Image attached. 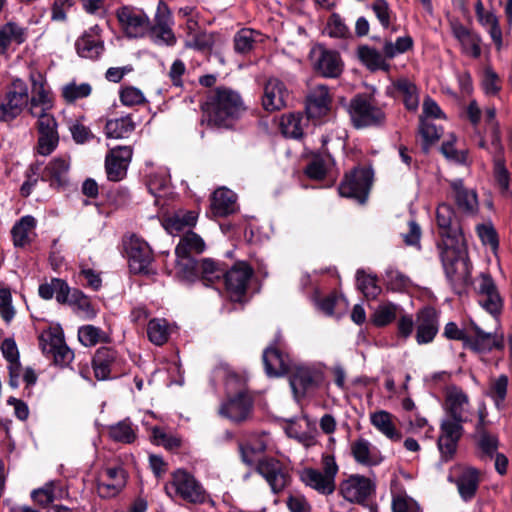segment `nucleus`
I'll use <instances>...</instances> for the list:
<instances>
[{
  "mask_svg": "<svg viewBox=\"0 0 512 512\" xmlns=\"http://www.w3.org/2000/svg\"><path fill=\"white\" fill-rule=\"evenodd\" d=\"M30 79L32 82V96H29V113L37 114L38 112L51 111L53 108V97L49 89L46 88L42 76L32 74Z\"/></svg>",
  "mask_w": 512,
  "mask_h": 512,
  "instance_id": "bb28decb",
  "label": "nucleus"
},
{
  "mask_svg": "<svg viewBox=\"0 0 512 512\" xmlns=\"http://www.w3.org/2000/svg\"><path fill=\"white\" fill-rule=\"evenodd\" d=\"M198 214L194 211L179 210L171 215H168L163 220L165 230L175 236L179 233L190 230L197 222Z\"/></svg>",
  "mask_w": 512,
  "mask_h": 512,
  "instance_id": "7c9ffc66",
  "label": "nucleus"
},
{
  "mask_svg": "<svg viewBox=\"0 0 512 512\" xmlns=\"http://www.w3.org/2000/svg\"><path fill=\"white\" fill-rule=\"evenodd\" d=\"M370 420L372 425L387 438L394 441L400 440L401 434L395 428L392 415L389 412L385 410L376 411L371 414Z\"/></svg>",
  "mask_w": 512,
  "mask_h": 512,
  "instance_id": "a19ab883",
  "label": "nucleus"
},
{
  "mask_svg": "<svg viewBox=\"0 0 512 512\" xmlns=\"http://www.w3.org/2000/svg\"><path fill=\"white\" fill-rule=\"evenodd\" d=\"M172 13L164 1L157 4L153 25L150 24L149 35L151 40L158 45L171 46L176 42L172 31Z\"/></svg>",
  "mask_w": 512,
  "mask_h": 512,
  "instance_id": "9d476101",
  "label": "nucleus"
},
{
  "mask_svg": "<svg viewBox=\"0 0 512 512\" xmlns=\"http://www.w3.org/2000/svg\"><path fill=\"white\" fill-rule=\"evenodd\" d=\"M393 512H419L418 504L406 494H397L392 501Z\"/></svg>",
  "mask_w": 512,
  "mask_h": 512,
  "instance_id": "774afa93",
  "label": "nucleus"
},
{
  "mask_svg": "<svg viewBox=\"0 0 512 512\" xmlns=\"http://www.w3.org/2000/svg\"><path fill=\"white\" fill-rule=\"evenodd\" d=\"M478 302L490 314L497 315L502 308V299L493 279L486 274L479 278L477 286Z\"/></svg>",
  "mask_w": 512,
  "mask_h": 512,
  "instance_id": "412c9836",
  "label": "nucleus"
},
{
  "mask_svg": "<svg viewBox=\"0 0 512 512\" xmlns=\"http://www.w3.org/2000/svg\"><path fill=\"white\" fill-rule=\"evenodd\" d=\"M351 121L357 128L380 124L385 119L381 108L377 107L364 95L354 97L349 105Z\"/></svg>",
  "mask_w": 512,
  "mask_h": 512,
  "instance_id": "1a4fd4ad",
  "label": "nucleus"
},
{
  "mask_svg": "<svg viewBox=\"0 0 512 512\" xmlns=\"http://www.w3.org/2000/svg\"><path fill=\"white\" fill-rule=\"evenodd\" d=\"M131 157L132 150L127 146L111 150L106 156L105 162L108 179L111 181L122 180L126 175Z\"/></svg>",
  "mask_w": 512,
  "mask_h": 512,
  "instance_id": "a878e982",
  "label": "nucleus"
},
{
  "mask_svg": "<svg viewBox=\"0 0 512 512\" xmlns=\"http://www.w3.org/2000/svg\"><path fill=\"white\" fill-rule=\"evenodd\" d=\"M288 373L291 389L297 399L303 397L310 388L317 386L322 379L318 370L305 365H292Z\"/></svg>",
  "mask_w": 512,
  "mask_h": 512,
  "instance_id": "f3484780",
  "label": "nucleus"
},
{
  "mask_svg": "<svg viewBox=\"0 0 512 512\" xmlns=\"http://www.w3.org/2000/svg\"><path fill=\"white\" fill-rule=\"evenodd\" d=\"M36 221L32 216H24L12 228L15 246H24L29 242V234L35 227Z\"/></svg>",
  "mask_w": 512,
  "mask_h": 512,
  "instance_id": "603ef678",
  "label": "nucleus"
},
{
  "mask_svg": "<svg viewBox=\"0 0 512 512\" xmlns=\"http://www.w3.org/2000/svg\"><path fill=\"white\" fill-rule=\"evenodd\" d=\"M358 56L360 60L370 69V70H388L389 64L386 63L385 57L376 49L362 46L358 49Z\"/></svg>",
  "mask_w": 512,
  "mask_h": 512,
  "instance_id": "8fccbe9b",
  "label": "nucleus"
},
{
  "mask_svg": "<svg viewBox=\"0 0 512 512\" xmlns=\"http://www.w3.org/2000/svg\"><path fill=\"white\" fill-rule=\"evenodd\" d=\"M452 197L458 208L467 214H474L478 210V200L475 191L464 187L462 180L451 182Z\"/></svg>",
  "mask_w": 512,
  "mask_h": 512,
  "instance_id": "473e14b6",
  "label": "nucleus"
},
{
  "mask_svg": "<svg viewBox=\"0 0 512 512\" xmlns=\"http://www.w3.org/2000/svg\"><path fill=\"white\" fill-rule=\"evenodd\" d=\"M91 92L92 87L88 83L77 84L76 82H70L62 87V97L67 103H73L79 99L86 98Z\"/></svg>",
  "mask_w": 512,
  "mask_h": 512,
  "instance_id": "6e6d98bb",
  "label": "nucleus"
},
{
  "mask_svg": "<svg viewBox=\"0 0 512 512\" xmlns=\"http://www.w3.org/2000/svg\"><path fill=\"white\" fill-rule=\"evenodd\" d=\"M29 102L28 85L22 79H14L0 100V122L9 123L21 115Z\"/></svg>",
  "mask_w": 512,
  "mask_h": 512,
  "instance_id": "423d86ee",
  "label": "nucleus"
},
{
  "mask_svg": "<svg viewBox=\"0 0 512 512\" xmlns=\"http://www.w3.org/2000/svg\"><path fill=\"white\" fill-rule=\"evenodd\" d=\"M439 331V315L432 307H425L416 314L415 339L419 345L431 343Z\"/></svg>",
  "mask_w": 512,
  "mask_h": 512,
  "instance_id": "a211bd4d",
  "label": "nucleus"
},
{
  "mask_svg": "<svg viewBox=\"0 0 512 512\" xmlns=\"http://www.w3.org/2000/svg\"><path fill=\"white\" fill-rule=\"evenodd\" d=\"M243 110L240 96L228 88L212 91L204 107L208 122L217 127H230Z\"/></svg>",
  "mask_w": 512,
  "mask_h": 512,
  "instance_id": "7ed1b4c3",
  "label": "nucleus"
},
{
  "mask_svg": "<svg viewBox=\"0 0 512 512\" xmlns=\"http://www.w3.org/2000/svg\"><path fill=\"white\" fill-rule=\"evenodd\" d=\"M171 328L166 319L153 318L147 325L148 339L155 345L161 346L165 344L170 336Z\"/></svg>",
  "mask_w": 512,
  "mask_h": 512,
  "instance_id": "a18cd8bd",
  "label": "nucleus"
},
{
  "mask_svg": "<svg viewBox=\"0 0 512 512\" xmlns=\"http://www.w3.org/2000/svg\"><path fill=\"white\" fill-rule=\"evenodd\" d=\"M39 345L42 352L52 357L57 365L67 366L74 358V353L66 345L63 331L58 326L44 330L39 336Z\"/></svg>",
  "mask_w": 512,
  "mask_h": 512,
  "instance_id": "0eeeda50",
  "label": "nucleus"
},
{
  "mask_svg": "<svg viewBox=\"0 0 512 512\" xmlns=\"http://www.w3.org/2000/svg\"><path fill=\"white\" fill-rule=\"evenodd\" d=\"M332 98L325 85L315 86L309 93L306 103L308 118L320 120L327 116L331 109Z\"/></svg>",
  "mask_w": 512,
  "mask_h": 512,
  "instance_id": "4be33fe9",
  "label": "nucleus"
},
{
  "mask_svg": "<svg viewBox=\"0 0 512 512\" xmlns=\"http://www.w3.org/2000/svg\"><path fill=\"white\" fill-rule=\"evenodd\" d=\"M117 353L110 347H100L93 357V369L95 377L99 380L109 378L113 366L116 363Z\"/></svg>",
  "mask_w": 512,
  "mask_h": 512,
  "instance_id": "f704fd0d",
  "label": "nucleus"
},
{
  "mask_svg": "<svg viewBox=\"0 0 512 512\" xmlns=\"http://www.w3.org/2000/svg\"><path fill=\"white\" fill-rule=\"evenodd\" d=\"M135 129V123L130 116L108 120L105 134L108 138L120 139L128 137Z\"/></svg>",
  "mask_w": 512,
  "mask_h": 512,
  "instance_id": "37998d69",
  "label": "nucleus"
},
{
  "mask_svg": "<svg viewBox=\"0 0 512 512\" xmlns=\"http://www.w3.org/2000/svg\"><path fill=\"white\" fill-rule=\"evenodd\" d=\"M398 306L392 303L379 305L373 315V322L377 326H386L397 316Z\"/></svg>",
  "mask_w": 512,
  "mask_h": 512,
  "instance_id": "052dcab7",
  "label": "nucleus"
},
{
  "mask_svg": "<svg viewBox=\"0 0 512 512\" xmlns=\"http://www.w3.org/2000/svg\"><path fill=\"white\" fill-rule=\"evenodd\" d=\"M69 169V157H56L45 167L42 174V180L49 182L50 186L53 188H64L69 183Z\"/></svg>",
  "mask_w": 512,
  "mask_h": 512,
  "instance_id": "cd10ccee",
  "label": "nucleus"
},
{
  "mask_svg": "<svg viewBox=\"0 0 512 512\" xmlns=\"http://www.w3.org/2000/svg\"><path fill=\"white\" fill-rule=\"evenodd\" d=\"M386 284L393 291H402L407 289L411 282L410 279L394 268H388L385 273Z\"/></svg>",
  "mask_w": 512,
  "mask_h": 512,
  "instance_id": "e2e57ef3",
  "label": "nucleus"
},
{
  "mask_svg": "<svg viewBox=\"0 0 512 512\" xmlns=\"http://www.w3.org/2000/svg\"><path fill=\"white\" fill-rule=\"evenodd\" d=\"M16 310L12 304V295L9 289H0V316L6 322L10 323L15 317Z\"/></svg>",
  "mask_w": 512,
  "mask_h": 512,
  "instance_id": "338daca9",
  "label": "nucleus"
},
{
  "mask_svg": "<svg viewBox=\"0 0 512 512\" xmlns=\"http://www.w3.org/2000/svg\"><path fill=\"white\" fill-rule=\"evenodd\" d=\"M200 269L203 281H207L209 283L220 280L223 277L225 271L224 267L220 266L218 263L211 259H203Z\"/></svg>",
  "mask_w": 512,
  "mask_h": 512,
  "instance_id": "0e129e2a",
  "label": "nucleus"
},
{
  "mask_svg": "<svg viewBox=\"0 0 512 512\" xmlns=\"http://www.w3.org/2000/svg\"><path fill=\"white\" fill-rule=\"evenodd\" d=\"M263 363L268 376H282L292 367L289 357L275 347L265 349Z\"/></svg>",
  "mask_w": 512,
  "mask_h": 512,
  "instance_id": "c756f323",
  "label": "nucleus"
},
{
  "mask_svg": "<svg viewBox=\"0 0 512 512\" xmlns=\"http://www.w3.org/2000/svg\"><path fill=\"white\" fill-rule=\"evenodd\" d=\"M39 295L45 300L56 298L58 303H66L69 296V286L67 283L59 278H53L50 282L43 283L39 286Z\"/></svg>",
  "mask_w": 512,
  "mask_h": 512,
  "instance_id": "58836bf2",
  "label": "nucleus"
},
{
  "mask_svg": "<svg viewBox=\"0 0 512 512\" xmlns=\"http://www.w3.org/2000/svg\"><path fill=\"white\" fill-rule=\"evenodd\" d=\"M110 437L117 442L132 443L136 438L135 429L128 419L122 420L109 427Z\"/></svg>",
  "mask_w": 512,
  "mask_h": 512,
  "instance_id": "864d4df0",
  "label": "nucleus"
},
{
  "mask_svg": "<svg viewBox=\"0 0 512 512\" xmlns=\"http://www.w3.org/2000/svg\"><path fill=\"white\" fill-rule=\"evenodd\" d=\"M127 474L122 467H107L100 474L97 493L102 498H111L125 487Z\"/></svg>",
  "mask_w": 512,
  "mask_h": 512,
  "instance_id": "6ab92c4d",
  "label": "nucleus"
},
{
  "mask_svg": "<svg viewBox=\"0 0 512 512\" xmlns=\"http://www.w3.org/2000/svg\"><path fill=\"white\" fill-rule=\"evenodd\" d=\"M351 453L355 461L365 466H376L382 462L378 450L365 439H357L351 444Z\"/></svg>",
  "mask_w": 512,
  "mask_h": 512,
  "instance_id": "72a5a7b5",
  "label": "nucleus"
},
{
  "mask_svg": "<svg viewBox=\"0 0 512 512\" xmlns=\"http://www.w3.org/2000/svg\"><path fill=\"white\" fill-rule=\"evenodd\" d=\"M450 28L465 55L473 58H478L481 55V38L477 33L458 21H452Z\"/></svg>",
  "mask_w": 512,
  "mask_h": 512,
  "instance_id": "393cba45",
  "label": "nucleus"
},
{
  "mask_svg": "<svg viewBox=\"0 0 512 512\" xmlns=\"http://www.w3.org/2000/svg\"><path fill=\"white\" fill-rule=\"evenodd\" d=\"M211 208L216 216H227L236 210V195L233 191L220 188L212 196Z\"/></svg>",
  "mask_w": 512,
  "mask_h": 512,
  "instance_id": "e433bc0d",
  "label": "nucleus"
},
{
  "mask_svg": "<svg viewBox=\"0 0 512 512\" xmlns=\"http://www.w3.org/2000/svg\"><path fill=\"white\" fill-rule=\"evenodd\" d=\"M265 435H252L239 444L242 461L248 466L256 465L257 472L267 481L274 493L282 491L288 484L289 476L280 461L273 458L261 459L267 448Z\"/></svg>",
  "mask_w": 512,
  "mask_h": 512,
  "instance_id": "f03ea898",
  "label": "nucleus"
},
{
  "mask_svg": "<svg viewBox=\"0 0 512 512\" xmlns=\"http://www.w3.org/2000/svg\"><path fill=\"white\" fill-rule=\"evenodd\" d=\"M375 484L371 479L353 474L348 476L339 485V492L342 497L357 504H363L374 492Z\"/></svg>",
  "mask_w": 512,
  "mask_h": 512,
  "instance_id": "ddd939ff",
  "label": "nucleus"
},
{
  "mask_svg": "<svg viewBox=\"0 0 512 512\" xmlns=\"http://www.w3.org/2000/svg\"><path fill=\"white\" fill-rule=\"evenodd\" d=\"M458 492L464 501H470L479 486V476L475 469L468 468L462 472L456 481Z\"/></svg>",
  "mask_w": 512,
  "mask_h": 512,
  "instance_id": "ea45409f",
  "label": "nucleus"
},
{
  "mask_svg": "<svg viewBox=\"0 0 512 512\" xmlns=\"http://www.w3.org/2000/svg\"><path fill=\"white\" fill-rule=\"evenodd\" d=\"M252 275V268L245 262H237L230 270L224 271L226 289L232 300H240Z\"/></svg>",
  "mask_w": 512,
  "mask_h": 512,
  "instance_id": "dca6fc26",
  "label": "nucleus"
},
{
  "mask_svg": "<svg viewBox=\"0 0 512 512\" xmlns=\"http://www.w3.org/2000/svg\"><path fill=\"white\" fill-rule=\"evenodd\" d=\"M165 491L171 498L180 497L192 504L212 502L202 484L184 469H177L171 474V480L165 485Z\"/></svg>",
  "mask_w": 512,
  "mask_h": 512,
  "instance_id": "39448f33",
  "label": "nucleus"
},
{
  "mask_svg": "<svg viewBox=\"0 0 512 512\" xmlns=\"http://www.w3.org/2000/svg\"><path fill=\"white\" fill-rule=\"evenodd\" d=\"M79 341L84 346H95L98 343L109 342V336L102 329L93 325L81 326L78 330Z\"/></svg>",
  "mask_w": 512,
  "mask_h": 512,
  "instance_id": "3c124183",
  "label": "nucleus"
},
{
  "mask_svg": "<svg viewBox=\"0 0 512 512\" xmlns=\"http://www.w3.org/2000/svg\"><path fill=\"white\" fill-rule=\"evenodd\" d=\"M413 45V40L410 36H403L396 39L393 43L386 41L383 46V53L387 58H394L395 56L405 53Z\"/></svg>",
  "mask_w": 512,
  "mask_h": 512,
  "instance_id": "13d9d810",
  "label": "nucleus"
},
{
  "mask_svg": "<svg viewBox=\"0 0 512 512\" xmlns=\"http://www.w3.org/2000/svg\"><path fill=\"white\" fill-rule=\"evenodd\" d=\"M356 280L359 290L367 298L374 299L381 291L380 287L377 285L376 278L365 274L363 271H357Z\"/></svg>",
  "mask_w": 512,
  "mask_h": 512,
  "instance_id": "4d7b16f0",
  "label": "nucleus"
},
{
  "mask_svg": "<svg viewBox=\"0 0 512 512\" xmlns=\"http://www.w3.org/2000/svg\"><path fill=\"white\" fill-rule=\"evenodd\" d=\"M205 250L203 239L195 232L188 230L180 238L175 248V255H192L200 254Z\"/></svg>",
  "mask_w": 512,
  "mask_h": 512,
  "instance_id": "79ce46f5",
  "label": "nucleus"
},
{
  "mask_svg": "<svg viewBox=\"0 0 512 512\" xmlns=\"http://www.w3.org/2000/svg\"><path fill=\"white\" fill-rule=\"evenodd\" d=\"M436 221L442 237L441 246L465 242L461 226L450 205L443 203L438 206Z\"/></svg>",
  "mask_w": 512,
  "mask_h": 512,
  "instance_id": "f8f14e48",
  "label": "nucleus"
},
{
  "mask_svg": "<svg viewBox=\"0 0 512 512\" xmlns=\"http://www.w3.org/2000/svg\"><path fill=\"white\" fill-rule=\"evenodd\" d=\"M306 120L300 114H287L281 117L280 128L285 137L299 139L303 135Z\"/></svg>",
  "mask_w": 512,
  "mask_h": 512,
  "instance_id": "de8ad7c7",
  "label": "nucleus"
},
{
  "mask_svg": "<svg viewBox=\"0 0 512 512\" xmlns=\"http://www.w3.org/2000/svg\"><path fill=\"white\" fill-rule=\"evenodd\" d=\"M289 99V91L285 84L277 79L270 78L264 86L262 105L265 110L273 112L286 107Z\"/></svg>",
  "mask_w": 512,
  "mask_h": 512,
  "instance_id": "5701e85b",
  "label": "nucleus"
},
{
  "mask_svg": "<svg viewBox=\"0 0 512 512\" xmlns=\"http://www.w3.org/2000/svg\"><path fill=\"white\" fill-rule=\"evenodd\" d=\"M393 89L398 97H402L409 110H416L419 104V97L416 86L405 78L398 79L393 83Z\"/></svg>",
  "mask_w": 512,
  "mask_h": 512,
  "instance_id": "c03bdc74",
  "label": "nucleus"
},
{
  "mask_svg": "<svg viewBox=\"0 0 512 512\" xmlns=\"http://www.w3.org/2000/svg\"><path fill=\"white\" fill-rule=\"evenodd\" d=\"M301 481L322 495H331L336 489V481L322 471L306 467L300 472Z\"/></svg>",
  "mask_w": 512,
  "mask_h": 512,
  "instance_id": "c85d7f7f",
  "label": "nucleus"
},
{
  "mask_svg": "<svg viewBox=\"0 0 512 512\" xmlns=\"http://www.w3.org/2000/svg\"><path fill=\"white\" fill-rule=\"evenodd\" d=\"M63 495L64 490L60 483L56 481L46 483L43 487L34 490L31 494L33 500L41 506H47Z\"/></svg>",
  "mask_w": 512,
  "mask_h": 512,
  "instance_id": "49530a36",
  "label": "nucleus"
},
{
  "mask_svg": "<svg viewBox=\"0 0 512 512\" xmlns=\"http://www.w3.org/2000/svg\"><path fill=\"white\" fill-rule=\"evenodd\" d=\"M311 59L317 72L324 77L336 78L343 69V63L338 52L317 45L311 50Z\"/></svg>",
  "mask_w": 512,
  "mask_h": 512,
  "instance_id": "2eb2a0df",
  "label": "nucleus"
},
{
  "mask_svg": "<svg viewBox=\"0 0 512 512\" xmlns=\"http://www.w3.org/2000/svg\"><path fill=\"white\" fill-rule=\"evenodd\" d=\"M372 183V173L368 169L356 168L347 174L339 186L341 196L357 199L364 203Z\"/></svg>",
  "mask_w": 512,
  "mask_h": 512,
  "instance_id": "9b49d317",
  "label": "nucleus"
},
{
  "mask_svg": "<svg viewBox=\"0 0 512 512\" xmlns=\"http://www.w3.org/2000/svg\"><path fill=\"white\" fill-rule=\"evenodd\" d=\"M478 446L481 451L489 457H493L498 448V439L495 435L487 432L486 428L475 430Z\"/></svg>",
  "mask_w": 512,
  "mask_h": 512,
  "instance_id": "680f3d73",
  "label": "nucleus"
},
{
  "mask_svg": "<svg viewBox=\"0 0 512 512\" xmlns=\"http://www.w3.org/2000/svg\"><path fill=\"white\" fill-rule=\"evenodd\" d=\"M176 275L184 280L193 281L198 272V264L192 255H176Z\"/></svg>",
  "mask_w": 512,
  "mask_h": 512,
  "instance_id": "09e8293b",
  "label": "nucleus"
},
{
  "mask_svg": "<svg viewBox=\"0 0 512 512\" xmlns=\"http://www.w3.org/2000/svg\"><path fill=\"white\" fill-rule=\"evenodd\" d=\"M26 38L27 31L24 27L14 22H8L2 25L0 27V54H6L12 43L18 45L24 43Z\"/></svg>",
  "mask_w": 512,
  "mask_h": 512,
  "instance_id": "c9c22d12",
  "label": "nucleus"
},
{
  "mask_svg": "<svg viewBox=\"0 0 512 512\" xmlns=\"http://www.w3.org/2000/svg\"><path fill=\"white\" fill-rule=\"evenodd\" d=\"M260 38V33L252 29H241L234 37L235 50L238 53H248Z\"/></svg>",
  "mask_w": 512,
  "mask_h": 512,
  "instance_id": "5fc2aeb1",
  "label": "nucleus"
},
{
  "mask_svg": "<svg viewBox=\"0 0 512 512\" xmlns=\"http://www.w3.org/2000/svg\"><path fill=\"white\" fill-rule=\"evenodd\" d=\"M445 275L455 291L460 293L471 280V268L465 242L441 246Z\"/></svg>",
  "mask_w": 512,
  "mask_h": 512,
  "instance_id": "20e7f679",
  "label": "nucleus"
},
{
  "mask_svg": "<svg viewBox=\"0 0 512 512\" xmlns=\"http://www.w3.org/2000/svg\"><path fill=\"white\" fill-rule=\"evenodd\" d=\"M508 377L504 374L490 379L486 396L492 399L497 410H503L507 406Z\"/></svg>",
  "mask_w": 512,
  "mask_h": 512,
  "instance_id": "4c0bfd02",
  "label": "nucleus"
},
{
  "mask_svg": "<svg viewBox=\"0 0 512 512\" xmlns=\"http://www.w3.org/2000/svg\"><path fill=\"white\" fill-rule=\"evenodd\" d=\"M445 417L440 423L438 449L445 461L453 457L463 434V423L469 419V397L460 388L451 386L446 389L443 404Z\"/></svg>",
  "mask_w": 512,
  "mask_h": 512,
  "instance_id": "f257e3e1",
  "label": "nucleus"
},
{
  "mask_svg": "<svg viewBox=\"0 0 512 512\" xmlns=\"http://www.w3.org/2000/svg\"><path fill=\"white\" fill-rule=\"evenodd\" d=\"M128 264L133 273H147L153 256L149 245L142 239L131 236L125 242Z\"/></svg>",
  "mask_w": 512,
  "mask_h": 512,
  "instance_id": "4468645a",
  "label": "nucleus"
},
{
  "mask_svg": "<svg viewBox=\"0 0 512 512\" xmlns=\"http://www.w3.org/2000/svg\"><path fill=\"white\" fill-rule=\"evenodd\" d=\"M101 29L98 25L90 27L76 41V50L80 57L97 59L104 51V42L100 36Z\"/></svg>",
  "mask_w": 512,
  "mask_h": 512,
  "instance_id": "b1692460",
  "label": "nucleus"
},
{
  "mask_svg": "<svg viewBox=\"0 0 512 512\" xmlns=\"http://www.w3.org/2000/svg\"><path fill=\"white\" fill-rule=\"evenodd\" d=\"M186 27L190 39L188 45L196 49H204L208 46L206 35L199 31V25L195 18H189L186 22Z\"/></svg>",
  "mask_w": 512,
  "mask_h": 512,
  "instance_id": "bf43d9fd",
  "label": "nucleus"
},
{
  "mask_svg": "<svg viewBox=\"0 0 512 512\" xmlns=\"http://www.w3.org/2000/svg\"><path fill=\"white\" fill-rule=\"evenodd\" d=\"M30 115L37 118V129L39 134H58L57 122L51 114V111L38 112L37 114Z\"/></svg>",
  "mask_w": 512,
  "mask_h": 512,
  "instance_id": "69168bd1",
  "label": "nucleus"
},
{
  "mask_svg": "<svg viewBox=\"0 0 512 512\" xmlns=\"http://www.w3.org/2000/svg\"><path fill=\"white\" fill-rule=\"evenodd\" d=\"M251 410V397L246 392L240 391L221 405L219 413L234 423H241L249 418Z\"/></svg>",
  "mask_w": 512,
  "mask_h": 512,
  "instance_id": "aec40b11",
  "label": "nucleus"
},
{
  "mask_svg": "<svg viewBox=\"0 0 512 512\" xmlns=\"http://www.w3.org/2000/svg\"><path fill=\"white\" fill-rule=\"evenodd\" d=\"M473 330L475 335L473 337L469 336V339H467V347L478 352L491 351L493 348H503V335L486 333L478 326H474Z\"/></svg>",
  "mask_w": 512,
  "mask_h": 512,
  "instance_id": "2f4dec72",
  "label": "nucleus"
},
{
  "mask_svg": "<svg viewBox=\"0 0 512 512\" xmlns=\"http://www.w3.org/2000/svg\"><path fill=\"white\" fill-rule=\"evenodd\" d=\"M116 17L128 38H142L149 33L150 18L142 9L122 6L117 9Z\"/></svg>",
  "mask_w": 512,
  "mask_h": 512,
  "instance_id": "6e6552de",
  "label": "nucleus"
}]
</instances>
